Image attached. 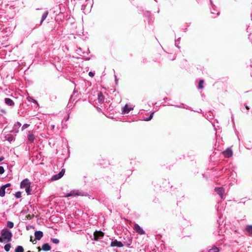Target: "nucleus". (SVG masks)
Wrapping results in <instances>:
<instances>
[{"instance_id":"f257e3e1","label":"nucleus","mask_w":252,"mask_h":252,"mask_svg":"<svg viewBox=\"0 0 252 252\" xmlns=\"http://www.w3.org/2000/svg\"><path fill=\"white\" fill-rule=\"evenodd\" d=\"M12 233L7 228H4L0 231V243H8L11 241Z\"/></svg>"},{"instance_id":"f03ea898","label":"nucleus","mask_w":252,"mask_h":252,"mask_svg":"<svg viewBox=\"0 0 252 252\" xmlns=\"http://www.w3.org/2000/svg\"><path fill=\"white\" fill-rule=\"evenodd\" d=\"M222 154L226 158H229L232 157L233 152L230 148H227L225 151L222 152Z\"/></svg>"},{"instance_id":"7ed1b4c3","label":"nucleus","mask_w":252,"mask_h":252,"mask_svg":"<svg viewBox=\"0 0 252 252\" xmlns=\"http://www.w3.org/2000/svg\"><path fill=\"white\" fill-rule=\"evenodd\" d=\"M77 195H83L81 192H79L78 190H73L71 191L69 193L66 194L64 197H68L70 196H75Z\"/></svg>"},{"instance_id":"20e7f679","label":"nucleus","mask_w":252,"mask_h":252,"mask_svg":"<svg viewBox=\"0 0 252 252\" xmlns=\"http://www.w3.org/2000/svg\"><path fill=\"white\" fill-rule=\"evenodd\" d=\"M31 183L28 179H25L23 180L20 184L21 188L25 189L28 187H30Z\"/></svg>"},{"instance_id":"39448f33","label":"nucleus","mask_w":252,"mask_h":252,"mask_svg":"<svg viewBox=\"0 0 252 252\" xmlns=\"http://www.w3.org/2000/svg\"><path fill=\"white\" fill-rule=\"evenodd\" d=\"M134 229L136 231V232L140 235H143L145 234V231L138 224L135 223L134 225Z\"/></svg>"},{"instance_id":"423d86ee","label":"nucleus","mask_w":252,"mask_h":252,"mask_svg":"<svg viewBox=\"0 0 252 252\" xmlns=\"http://www.w3.org/2000/svg\"><path fill=\"white\" fill-rule=\"evenodd\" d=\"M110 246L112 247H116L121 248L124 246V245L121 242L117 240H115L111 242Z\"/></svg>"},{"instance_id":"0eeeda50","label":"nucleus","mask_w":252,"mask_h":252,"mask_svg":"<svg viewBox=\"0 0 252 252\" xmlns=\"http://www.w3.org/2000/svg\"><path fill=\"white\" fill-rule=\"evenodd\" d=\"M65 172L64 169H62L58 174L54 175L52 178L53 180H57L61 178Z\"/></svg>"},{"instance_id":"6e6552de","label":"nucleus","mask_w":252,"mask_h":252,"mask_svg":"<svg viewBox=\"0 0 252 252\" xmlns=\"http://www.w3.org/2000/svg\"><path fill=\"white\" fill-rule=\"evenodd\" d=\"M133 109V107L129 106L126 104L122 109V114H128L131 110Z\"/></svg>"},{"instance_id":"1a4fd4ad","label":"nucleus","mask_w":252,"mask_h":252,"mask_svg":"<svg viewBox=\"0 0 252 252\" xmlns=\"http://www.w3.org/2000/svg\"><path fill=\"white\" fill-rule=\"evenodd\" d=\"M215 190L220 196L221 198L223 197V193L224 192V190L223 188H216L215 189Z\"/></svg>"},{"instance_id":"9d476101","label":"nucleus","mask_w":252,"mask_h":252,"mask_svg":"<svg viewBox=\"0 0 252 252\" xmlns=\"http://www.w3.org/2000/svg\"><path fill=\"white\" fill-rule=\"evenodd\" d=\"M43 234L41 231H36L34 232V236L36 240H40L43 237Z\"/></svg>"},{"instance_id":"9b49d317","label":"nucleus","mask_w":252,"mask_h":252,"mask_svg":"<svg viewBox=\"0 0 252 252\" xmlns=\"http://www.w3.org/2000/svg\"><path fill=\"white\" fill-rule=\"evenodd\" d=\"M245 231L247 234L250 236H252V225H247L246 226Z\"/></svg>"},{"instance_id":"f8f14e48","label":"nucleus","mask_w":252,"mask_h":252,"mask_svg":"<svg viewBox=\"0 0 252 252\" xmlns=\"http://www.w3.org/2000/svg\"><path fill=\"white\" fill-rule=\"evenodd\" d=\"M104 97L101 92H99L97 94V100L98 102L101 104L104 102Z\"/></svg>"},{"instance_id":"ddd939ff","label":"nucleus","mask_w":252,"mask_h":252,"mask_svg":"<svg viewBox=\"0 0 252 252\" xmlns=\"http://www.w3.org/2000/svg\"><path fill=\"white\" fill-rule=\"evenodd\" d=\"M21 126V124L20 122H17L16 123L13 127V131L15 133H18L19 131V129Z\"/></svg>"},{"instance_id":"4468645a","label":"nucleus","mask_w":252,"mask_h":252,"mask_svg":"<svg viewBox=\"0 0 252 252\" xmlns=\"http://www.w3.org/2000/svg\"><path fill=\"white\" fill-rule=\"evenodd\" d=\"M104 234L101 231H96L94 233V236L95 239H98L103 236Z\"/></svg>"},{"instance_id":"2eb2a0df","label":"nucleus","mask_w":252,"mask_h":252,"mask_svg":"<svg viewBox=\"0 0 252 252\" xmlns=\"http://www.w3.org/2000/svg\"><path fill=\"white\" fill-rule=\"evenodd\" d=\"M48 15V11H45L42 15L41 19L40 22V25H41L43 22L46 19Z\"/></svg>"},{"instance_id":"dca6fc26","label":"nucleus","mask_w":252,"mask_h":252,"mask_svg":"<svg viewBox=\"0 0 252 252\" xmlns=\"http://www.w3.org/2000/svg\"><path fill=\"white\" fill-rule=\"evenodd\" d=\"M5 103L8 106H13L14 104L13 100L9 98H6L4 99Z\"/></svg>"},{"instance_id":"f3484780","label":"nucleus","mask_w":252,"mask_h":252,"mask_svg":"<svg viewBox=\"0 0 252 252\" xmlns=\"http://www.w3.org/2000/svg\"><path fill=\"white\" fill-rule=\"evenodd\" d=\"M42 250L44 251H48L50 250L51 247L48 243L44 244L42 246Z\"/></svg>"},{"instance_id":"a211bd4d","label":"nucleus","mask_w":252,"mask_h":252,"mask_svg":"<svg viewBox=\"0 0 252 252\" xmlns=\"http://www.w3.org/2000/svg\"><path fill=\"white\" fill-rule=\"evenodd\" d=\"M28 139L31 142H33L35 137L33 134L31 133L30 132H29L28 135Z\"/></svg>"},{"instance_id":"6ab92c4d","label":"nucleus","mask_w":252,"mask_h":252,"mask_svg":"<svg viewBox=\"0 0 252 252\" xmlns=\"http://www.w3.org/2000/svg\"><path fill=\"white\" fill-rule=\"evenodd\" d=\"M220 249L215 246H214L212 248L208 250V252H219Z\"/></svg>"},{"instance_id":"aec40b11","label":"nucleus","mask_w":252,"mask_h":252,"mask_svg":"<svg viewBox=\"0 0 252 252\" xmlns=\"http://www.w3.org/2000/svg\"><path fill=\"white\" fill-rule=\"evenodd\" d=\"M5 189L6 188H5L3 186L0 189V196L1 197H3L5 195Z\"/></svg>"},{"instance_id":"412c9836","label":"nucleus","mask_w":252,"mask_h":252,"mask_svg":"<svg viewBox=\"0 0 252 252\" xmlns=\"http://www.w3.org/2000/svg\"><path fill=\"white\" fill-rule=\"evenodd\" d=\"M5 244H6V245L4 246V249L5 251L8 252V251H9V250L11 247V244L9 243H5Z\"/></svg>"},{"instance_id":"4be33fe9","label":"nucleus","mask_w":252,"mask_h":252,"mask_svg":"<svg viewBox=\"0 0 252 252\" xmlns=\"http://www.w3.org/2000/svg\"><path fill=\"white\" fill-rule=\"evenodd\" d=\"M15 252H24V249L21 246H17L15 250Z\"/></svg>"},{"instance_id":"5701e85b","label":"nucleus","mask_w":252,"mask_h":252,"mask_svg":"<svg viewBox=\"0 0 252 252\" xmlns=\"http://www.w3.org/2000/svg\"><path fill=\"white\" fill-rule=\"evenodd\" d=\"M204 81L203 80H200L199 82V84L198 85V89H202L204 88L203 86V84L204 83Z\"/></svg>"},{"instance_id":"b1692460","label":"nucleus","mask_w":252,"mask_h":252,"mask_svg":"<svg viewBox=\"0 0 252 252\" xmlns=\"http://www.w3.org/2000/svg\"><path fill=\"white\" fill-rule=\"evenodd\" d=\"M7 227L9 228H12L14 227L13 222L10 221H8L7 222Z\"/></svg>"},{"instance_id":"393cba45","label":"nucleus","mask_w":252,"mask_h":252,"mask_svg":"<svg viewBox=\"0 0 252 252\" xmlns=\"http://www.w3.org/2000/svg\"><path fill=\"white\" fill-rule=\"evenodd\" d=\"M154 114V112H152L150 114V116L149 117L144 118V120L145 121H149L151 120L153 118Z\"/></svg>"},{"instance_id":"a878e982","label":"nucleus","mask_w":252,"mask_h":252,"mask_svg":"<svg viewBox=\"0 0 252 252\" xmlns=\"http://www.w3.org/2000/svg\"><path fill=\"white\" fill-rule=\"evenodd\" d=\"M27 99H28V100L29 101H32V102H33L34 103H35V104H37V105H38V103H37V101H36V100H35V99H33L32 98V97H28L27 98Z\"/></svg>"},{"instance_id":"bb28decb","label":"nucleus","mask_w":252,"mask_h":252,"mask_svg":"<svg viewBox=\"0 0 252 252\" xmlns=\"http://www.w3.org/2000/svg\"><path fill=\"white\" fill-rule=\"evenodd\" d=\"M51 241L54 244H58L59 243V240L57 238L51 239Z\"/></svg>"},{"instance_id":"cd10ccee","label":"nucleus","mask_w":252,"mask_h":252,"mask_svg":"<svg viewBox=\"0 0 252 252\" xmlns=\"http://www.w3.org/2000/svg\"><path fill=\"white\" fill-rule=\"evenodd\" d=\"M25 190H26V192H27V193L29 195V194H31V189H30V187H28L26 188H25Z\"/></svg>"},{"instance_id":"c85d7f7f","label":"nucleus","mask_w":252,"mask_h":252,"mask_svg":"<svg viewBox=\"0 0 252 252\" xmlns=\"http://www.w3.org/2000/svg\"><path fill=\"white\" fill-rule=\"evenodd\" d=\"M30 125L25 124L23 125L22 127V130H24L25 129L27 128Z\"/></svg>"},{"instance_id":"c756f323","label":"nucleus","mask_w":252,"mask_h":252,"mask_svg":"<svg viewBox=\"0 0 252 252\" xmlns=\"http://www.w3.org/2000/svg\"><path fill=\"white\" fill-rule=\"evenodd\" d=\"M180 39V38H178L177 40H175V45L179 49L180 48V47L178 45V43H177V42L179 41Z\"/></svg>"},{"instance_id":"7c9ffc66","label":"nucleus","mask_w":252,"mask_h":252,"mask_svg":"<svg viewBox=\"0 0 252 252\" xmlns=\"http://www.w3.org/2000/svg\"><path fill=\"white\" fill-rule=\"evenodd\" d=\"M15 196L17 198H20L21 197V192L20 191L16 192Z\"/></svg>"},{"instance_id":"2f4dec72","label":"nucleus","mask_w":252,"mask_h":252,"mask_svg":"<svg viewBox=\"0 0 252 252\" xmlns=\"http://www.w3.org/2000/svg\"><path fill=\"white\" fill-rule=\"evenodd\" d=\"M4 169L2 166H0V175L4 173Z\"/></svg>"},{"instance_id":"473e14b6","label":"nucleus","mask_w":252,"mask_h":252,"mask_svg":"<svg viewBox=\"0 0 252 252\" xmlns=\"http://www.w3.org/2000/svg\"><path fill=\"white\" fill-rule=\"evenodd\" d=\"M94 75V73L92 71L89 72V75L91 77H93Z\"/></svg>"},{"instance_id":"72a5a7b5","label":"nucleus","mask_w":252,"mask_h":252,"mask_svg":"<svg viewBox=\"0 0 252 252\" xmlns=\"http://www.w3.org/2000/svg\"><path fill=\"white\" fill-rule=\"evenodd\" d=\"M5 188H6L7 187H9L10 186V184L9 183H8V184H5V185H3V186Z\"/></svg>"},{"instance_id":"f704fd0d","label":"nucleus","mask_w":252,"mask_h":252,"mask_svg":"<svg viewBox=\"0 0 252 252\" xmlns=\"http://www.w3.org/2000/svg\"><path fill=\"white\" fill-rule=\"evenodd\" d=\"M215 9H214V8H213V9L211 10V14H215Z\"/></svg>"},{"instance_id":"c9c22d12","label":"nucleus","mask_w":252,"mask_h":252,"mask_svg":"<svg viewBox=\"0 0 252 252\" xmlns=\"http://www.w3.org/2000/svg\"><path fill=\"white\" fill-rule=\"evenodd\" d=\"M215 9H214V8H213V9L211 10V14H215Z\"/></svg>"},{"instance_id":"e433bc0d","label":"nucleus","mask_w":252,"mask_h":252,"mask_svg":"<svg viewBox=\"0 0 252 252\" xmlns=\"http://www.w3.org/2000/svg\"><path fill=\"white\" fill-rule=\"evenodd\" d=\"M3 158L2 157H0V162L3 160Z\"/></svg>"},{"instance_id":"4c0bfd02","label":"nucleus","mask_w":252,"mask_h":252,"mask_svg":"<svg viewBox=\"0 0 252 252\" xmlns=\"http://www.w3.org/2000/svg\"><path fill=\"white\" fill-rule=\"evenodd\" d=\"M245 107H246V108L247 109H248V110H249V106H248V105H245Z\"/></svg>"},{"instance_id":"58836bf2","label":"nucleus","mask_w":252,"mask_h":252,"mask_svg":"<svg viewBox=\"0 0 252 252\" xmlns=\"http://www.w3.org/2000/svg\"><path fill=\"white\" fill-rule=\"evenodd\" d=\"M223 239V236H221V238H219V240H222Z\"/></svg>"},{"instance_id":"ea45409f","label":"nucleus","mask_w":252,"mask_h":252,"mask_svg":"<svg viewBox=\"0 0 252 252\" xmlns=\"http://www.w3.org/2000/svg\"><path fill=\"white\" fill-rule=\"evenodd\" d=\"M115 81L117 82L118 81V79L117 78V76L115 75Z\"/></svg>"},{"instance_id":"a19ab883","label":"nucleus","mask_w":252,"mask_h":252,"mask_svg":"<svg viewBox=\"0 0 252 252\" xmlns=\"http://www.w3.org/2000/svg\"><path fill=\"white\" fill-rule=\"evenodd\" d=\"M175 107H178V108H181L182 107L179 105H175Z\"/></svg>"},{"instance_id":"79ce46f5","label":"nucleus","mask_w":252,"mask_h":252,"mask_svg":"<svg viewBox=\"0 0 252 252\" xmlns=\"http://www.w3.org/2000/svg\"><path fill=\"white\" fill-rule=\"evenodd\" d=\"M51 127H52V129H54V127H55V126H54V125H52V126H51Z\"/></svg>"},{"instance_id":"37998d69","label":"nucleus","mask_w":252,"mask_h":252,"mask_svg":"<svg viewBox=\"0 0 252 252\" xmlns=\"http://www.w3.org/2000/svg\"><path fill=\"white\" fill-rule=\"evenodd\" d=\"M68 118H69V115H68V117H67V119L65 120V121H66L68 119Z\"/></svg>"},{"instance_id":"c03bdc74","label":"nucleus","mask_w":252,"mask_h":252,"mask_svg":"<svg viewBox=\"0 0 252 252\" xmlns=\"http://www.w3.org/2000/svg\"><path fill=\"white\" fill-rule=\"evenodd\" d=\"M216 15H219V12H217V13H216Z\"/></svg>"},{"instance_id":"a18cd8bd","label":"nucleus","mask_w":252,"mask_h":252,"mask_svg":"<svg viewBox=\"0 0 252 252\" xmlns=\"http://www.w3.org/2000/svg\"><path fill=\"white\" fill-rule=\"evenodd\" d=\"M30 241L32 242V237H31Z\"/></svg>"},{"instance_id":"49530a36","label":"nucleus","mask_w":252,"mask_h":252,"mask_svg":"<svg viewBox=\"0 0 252 252\" xmlns=\"http://www.w3.org/2000/svg\"><path fill=\"white\" fill-rule=\"evenodd\" d=\"M38 251H40V248H39V247H38Z\"/></svg>"},{"instance_id":"de8ad7c7","label":"nucleus","mask_w":252,"mask_h":252,"mask_svg":"<svg viewBox=\"0 0 252 252\" xmlns=\"http://www.w3.org/2000/svg\"><path fill=\"white\" fill-rule=\"evenodd\" d=\"M11 140V138H10V137H8V140Z\"/></svg>"},{"instance_id":"09e8293b","label":"nucleus","mask_w":252,"mask_h":252,"mask_svg":"<svg viewBox=\"0 0 252 252\" xmlns=\"http://www.w3.org/2000/svg\"><path fill=\"white\" fill-rule=\"evenodd\" d=\"M11 140V138H10V137H8V140Z\"/></svg>"}]
</instances>
